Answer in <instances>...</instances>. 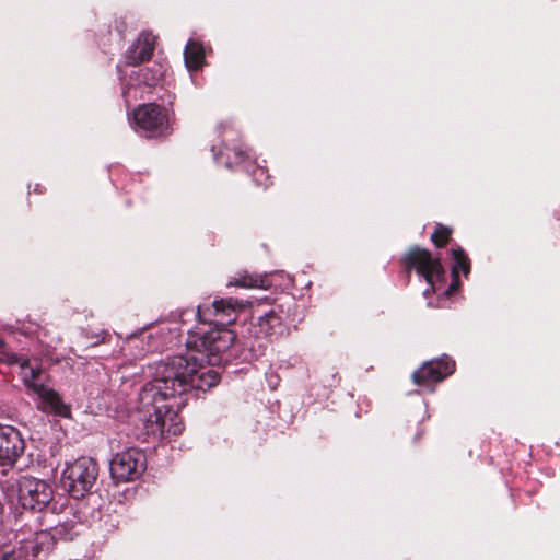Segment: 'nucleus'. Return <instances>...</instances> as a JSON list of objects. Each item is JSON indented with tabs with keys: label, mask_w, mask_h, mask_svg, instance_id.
<instances>
[{
	"label": "nucleus",
	"mask_w": 560,
	"mask_h": 560,
	"mask_svg": "<svg viewBox=\"0 0 560 560\" xmlns=\"http://www.w3.org/2000/svg\"><path fill=\"white\" fill-rule=\"evenodd\" d=\"M25 441L11 425H0V474L7 475L24 454Z\"/></svg>",
	"instance_id": "1a4fd4ad"
},
{
	"label": "nucleus",
	"mask_w": 560,
	"mask_h": 560,
	"mask_svg": "<svg viewBox=\"0 0 560 560\" xmlns=\"http://www.w3.org/2000/svg\"><path fill=\"white\" fill-rule=\"evenodd\" d=\"M154 36L151 33H141L138 39L126 51V63L136 66L137 63L149 60L154 50Z\"/></svg>",
	"instance_id": "9b49d317"
},
{
	"label": "nucleus",
	"mask_w": 560,
	"mask_h": 560,
	"mask_svg": "<svg viewBox=\"0 0 560 560\" xmlns=\"http://www.w3.org/2000/svg\"><path fill=\"white\" fill-rule=\"evenodd\" d=\"M97 476V463L83 456L67 465L62 471V483L71 497L80 499L91 492Z\"/></svg>",
	"instance_id": "20e7f679"
},
{
	"label": "nucleus",
	"mask_w": 560,
	"mask_h": 560,
	"mask_svg": "<svg viewBox=\"0 0 560 560\" xmlns=\"http://www.w3.org/2000/svg\"><path fill=\"white\" fill-rule=\"evenodd\" d=\"M266 378H267L268 386L271 389H275L279 385L280 378L277 374H273V373L266 374Z\"/></svg>",
	"instance_id": "6ab92c4d"
},
{
	"label": "nucleus",
	"mask_w": 560,
	"mask_h": 560,
	"mask_svg": "<svg viewBox=\"0 0 560 560\" xmlns=\"http://www.w3.org/2000/svg\"><path fill=\"white\" fill-rule=\"evenodd\" d=\"M155 349H156V346H151V345H149V346L144 349V351H145V352H148V351H153V350H155Z\"/></svg>",
	"instance_id": "412c9836"
},
{
	"label": "nucleus",
	"mask_w": 560,
	"mask_h": 560,
	"mask_svg": "<svg viewBox=\"0 0 560 560\" xmlns=\"http://www.w3.org/2000/svg\"><path fill=\"white\" fill-rule=\"evenodd\" d=\"M281 324L282 318L277 312H275V310H271L262 316L258 317V326L260 327V330L266 335L277 332V329L281 327Z\"/></svg>",
	"instance_id": "dca6fc26"
},
{
	"label": "nucleus",
	"mask_w": 560,
	"mask_h": 560,
	"mask_svg": "<svg viewBox=\"0 0 560 560\" xmlns=\"http://www.w3.org/2000/svg\"><path fill=\"white\" fill-rule=\"evenodd\" d=\"M451 230L446 226L439 225L431 236L432 242L438 246L442 247L448 240Z\"/></svg>",
	"instance_id": "a211bd4d"
},
{
	"label": "nucleus",
	"mask_w": 560,
	"mask_h": 560,
	"mask_svg": "<svg viewBox=\"0 0 560 560\" xmlns=\"http://www.w3.org/2000/svg\"><path fill=\"white\" fill-rule=\"evenodd\" d=\"M110 448L114 450V442L110 441Z\"/></svg>",
	"instance_id": "5701e85b"
},
{
	"label": "nucleus",
	"mask_w": 560,
	"mask_h": 560,
	"mask_svg": "<svg viewBox=\"0 0 560 560\" xmlns=\"http://www.w3.org/2000/svg\"><path fill=\"white\" fill-rule=\"evenodd\" d=\"M228 287H238L244 289L261 288L268 289L269 282L267 278L258 275H250L247 271H241L235 273L228 281Z\"/></svg>",
	"instance_id": "4468645a"
},
{
	"label": "nucleus",
	"mask_w": 560,
	"mask_h": 560,
	"mask_svg": "<svg viewBox=\"0 0 560 560\" xmlns=\"http://www.w3.org/2000/svg\"><path fill=\"white\" fill-rule=\"evenodd\" d=\"M213 160L218 164H222L228 168H232L234 165H242L245 163V153L236 148L230 149L225 144L223 148L212 145L211 148Z\"/></svg>",
	"instance_id": "f8f14e48"
},
{
	"label": "nucleus",
	"mask_w": 560,
	"mask_h": 560,
	"mask_svg": "<svg viewBox=\"0 0 560 560\" xmlns=\"http://www.w3.org/2000/svg\"><path fill=\"white\" fill-rule=\"evenodd\" d=\"M129 338L130 340H136V334H131Z\"/></svg>",
	"instance_id": "4be33fe9"
},
{
	"label": "nucleus",
	"mask_w": 560,
	"mask_h": 560,
	"mask_svg": "<svg viewBox=\"0 0 560 560\" xmlns=\"http://www.w3.org/2000/svg\"><path fill=\"white\" fill-rule=\"evenodd\" d=\"M244 170L252 173L253 179L258 186H267L268 175L264 167L248 163L244 165Z\"/></svg>",
	"instance_id": "f3484780"
},
{
	"label": "nucleus",
	"mask_w": 560,
	"mask_h": 560,
	"mask_svg": "<svg viewBox=\"0 0 560 560\" xmlns=\"http://www.w3.org/2000/svg\"><path fill=\"white\" fill-rule=\"evenodd\" d=\"M0 560H15L14 551L8 549L0 550Z\"/></svg>",
	"instance_id": "aec40b11"
},
{
	"label": "nucleus",
	"mask_w": 560,
	"mask_h": 560,
	"mask_svg": "<svg viewBox=\"0 0 560 560\" xmlns=\"http://www.w3.org/2000/svg\"><path fill=\"white\" fill-rule=\"evenodd\" d=\"M145 463V454L141 450L129 447L114 455L109 465L110 475L118 482L135 480L144 471Z\"/></svg>",
	"instance_id": "0eeeda50"
},
{
	"label": "nucleus",
	"mask_w": 560,
	"mask_h": 560,
	"mask_svg": "<svg viewBox=\"0 0 560 560\" xmlns=\"http://www.w3.org/2000/svg\"><path fill=\"white\" fill-rule=\"evenodd\" d=\"M244 306L233 298L198 305L199 326L188 331L185 352L156 362L152 380L139 393L138 410L148 435L168 439L180 434L177 411L186 405V397H197L219 384V372L210 365L220 363V354L233 345L235 335L224 326L234 323Z\"/></svg>",
	"instance_id": "f257e3e1"
},
{
	"label": "nucleus",
	"mask_w": 560,
	"mask_h": 560,
	"mask_svg": "<svg viewBox=\"0 0 560 560\" xmlns=\"http://www.w3.org/2000/svg\"><path fill=\"white\" fill-rule=\"evenodd\" d=\"M407 272L416 269L418 275L423 277L430 289L423 291V295L428 296L430 292L440 289V284L445 282V270L443 269L439 258H433L431 254L420 247L411 248L405 256Z\"/></svg>",
	"instance_id": "423d86ee"
},
{
	"label": "nucleus",
	"mask_w": 560,
	"mask_h": 560,
	"mask_svg": "<svg viewBox=\"0 0 560 560\" xmlns=\"http://www.w3.org/2000/svg\"><path fill=\"white\" fill-rule=\"evenodd\" d=\"M129 119L137 131L149 138L165 136L171 131L170 112L155 103L139 105Z\"/></svg>",
	"instance_id": "39448f33"
},
{
	"label": "nucleus",
	"mask_w": 560,
	"mask_h": 560,
	"mask_svg": "<svg viewBox=\"0 0 560 560\" xmlns=\"http://www.w3.org/2000/svg\"><path fill=\"white\" fill-rule=\"evenodd\" d=\"M452 257L454 260V265L452 267V283L445 291V293L447 294L451 293L452 291H455L459 285L458 271L462 270L465 276H467L470 271V261L463 248H453Z\"/></svg>",
	"instance_id": "ddd939ff"
},
{
	"label": "nucleus",
	"mask_w": 560,
	"mask_h": 560,
	"mask_svg": "<svg viewBox=\"0 0 560 560\" xmlns=\"http://www.w3.org/2000/svg\"><path fill=\"white\" fill-rule=\"evenodd\" d=\"M184 60L189 71L198 70L205 60L203 47L194 40H189L184 50Z\"/></svg>",
	"instance_id": "2eb2a0df"
},
{
	"label": "nucleus",
	"mask_w": 560,
	"mask_h": 560,
	"mask_svg": "<svg viewBox=\"0 0 560 560\" xmlns=\"http://www.w3.org/2000/svg\"><path fill=\"white\" fill-rule=\"evenodd\" d=\"M19 501L24 509L40 511L52 500V488L42 479L23 476L18 483Z\"/></svg>",
	"instance_id": "6e6552de"
},
{
	"label": "nucleus",
	"mask_w": 560,
	"mask_h": 560,
	"mask_svg": "<svg viewBox=\"0 0 560 560\" xmlns=\"http://www.w3.org/2000/svg\"><path fill=\"white\" fill-rule=\"evenodd\" d=\"M120 73L121 96L127 107L138 100H143L148 94L162 89L167 67L160 62H154L149 67L138 70L124 71L117 67Z\"/></svg>",
	"instance_id": "7ed1b4c3"
},
{
	"label": "nucleus",
	"mask_w": 560,
	"mask_h": 560,
	"mask_svg": "<svg viewBox=\"0 0 560 560\" xmlns=\"http://www.w3.org/2000/svg\"><path fill=\"white\" fill-rule=\"evenodd\" d=\"M454 370L455 362L444 355L441 359L423 363L420 369L412 373V380L415 384L433 390V385L453 374Z\"/></svg>",
	"instance_id": "9d476101"
},
{
	"label": "nucleus",
	"mask_w": 560,
	"mask_h": 560,
	"mask_svg": "<svg viewBox=\"0 0 560 560\" xmlns=\"http://www.w3.org/2000/svg\"><path fill=\"white\" fill-rule=\"evenodd\" d=\"M0 361L8 364H16L19 374L27 387L38 399V407L44 411L52 412L57 416L68 418L71 415V408L65 404L60 395L45 384L47 375L45 372L30 359L12 352L0 338Z\"/></svg>",
	"instance_id": "f03ea898"
}]
</instances>
